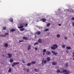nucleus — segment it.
<instances>
[{
	"label": "nucleus",
	"mask_w": 74,
	"mask_h": 74,
	"mask_svg": "<svg viewBox=\"0 0 74 74\" xmlns=\"http://www.w3.org/2000/svg\"><path fill=\"white\" fill-rule=\"evenodd\" d=\"M2 56H3V57H4V55H2Z\"/></svg>",
	"instance_id": "obj_53"
},
{
	"label": "nucleus",
	"mask_w": 74,
	"mask_h": 74,
	"mask_svg": "<svg viewBox=\"0 0 74 74\" xmlns=\"http://www.w3.org/2000/svg\"><path fill=\"white\" fill-rule=\"evenodd\" d=\"M20 26H21L18 27V28L19 29H20V30L21 32H22L24 30H25V28H23L24 26H25V24L24 23L21 24L20 25Z\"/></svg>",
	"instance_id": "obj_1"
},
{
	"label": "nucleus",
	"mask_w": 74,
	"mask_h": 74,
	"mask_svg": "<svg viewBox=\"0 0 74 74\" xmlns=\"http://www.w3.org/2000/svg\"><path fill=\"white\" fill-rule=\"evenodd\" d=\"M4 46L6 48L8 47V44L7 43H5L4 45Z\"/></svg>",
	"instance_id": "obj_24"
},
{
	"label": "nucleus",
	"mask_w": 74,
	"mask_h": 74,
	"mask_svg": "<svg viewBox=\"0 0 74 74\" xmlns=\"http://www.w3.org/2000/svg\"><path fill=\"white\" fill-rule=\"evenodd\" d=\"M36 62H34V61H32L31 62V64H36Z\"/></svg>",
	"instance_id": "obj_23"
},
{
	"label": "nucleus",
	"mask_w": 74,
	"mask_h": 74,
	"mask_svg": "<svg viewBox=\"0 0 74 74\" xmlns=\"http://www.w3.org/2000/svg\"><path fill=\"white\" fill-rule=\"evenodd\" d=\"M66 49H71V47H66Z\"/></svg>",
	"instance_id": "obj_25"
},
{
	"label": "nucleus",
	"mask_w": 74,
	"mask_h": 74,
	"mask_svg": "<svg viewBox=\"0 0 74 74\" xmlns=\"http://www.w3.org/2000/svg\"><path fill=\"white\" fill-rule=\"evenodd\" d=\"M50 25H51V24L50 23H49L47 24L46 26L47 27H48Z\"/></svg>",
	"instance_id": "obj_26"
},
{
	"label": "nucleus",
	"mask_w": 74,
	"mask_h": 74,
	"mask_svg": "<svg viewBox=\"0 0 74 74\" xmlns=\"http://www.w3.org/2000/svg\"><path fill=\"white\" fill-rule=\"evenodd\" d=\"M46 53L47 55H50L51 54V52L49 51H47L46 52Z\"/></svg>",
	"instance_id": "obj_12"
},
{
	"label": "nucleus",
	"mask_w": 74,
	"mask_h": 74,
	"mask_svg": "<svg viewBox=\"0 0 74 74\" xmlns=\"http://www.w3.org/2000/svg\"><path fill=\"white\" fill-rule=\"evenodd\" d=\"M36 34H37L38 35H40L41 34V32L40 31H38L37 32H36Z\"/></svg>",
	"instance_id": "obj_14"
},
{
	"label": "nucleus",
	"mask_w": 74,
	"mask_h": 74,
	"mask_svg": "<svg viewBox=\"0 0 74 74\" xmlns=\"http://www.w3.org/2000/svg\"><path fill=\"white\" fill-rule=\"evenodd\" d=\"M1 37H5V35H0Z\"/></svg>",
	"instance_id": "obj_32"
},
{
	"label": "nucleus",
	"mask_w": 74,
	"mask_h": 74,
	"mask_svg": "<svg viewBox=\"0 0 74 74\" xmlns=\"http://www.w3.org/2000/svg\"><path fill=\"white\" fill-rule=\"evenodd\" d=\"M53 47H55L56 48H57L58 47V45L56 44H54L53 45Z\"/></svg>",
	"instance_id": "obj_9"
},
{
	"label": "nucleus",
	"mask_w": 74,
	"mask_h": 74,
	"mask_svg": "<svg viewBox=\"0 0 74 74\" xmlns=\"http://www.w3.org/2000/svg\"><path fill=\"white\" fill-rule=\"evenodd\" d=\"M6 29V27H5L3 28V30H5Z\"/></svg>",
	"instance_id": "obj_39"
},
{
	"label": "nucleus",
	"mask_w": 74,
	"mask_h": 74,
	"mask_svg": "<svg viewBox=\"0 0 74 74\" xmlns=\"http://www.w3.org/2000/svg\"><path fill=\"white\" fill-rule=\"evenodd\" d=\"M42 66H44V61H42Z\"/></svg>",
	"instance_id": "obj_38"
},
{
	"label": "nucleus",
	"mask_w": 74,
	"mask_h": 74,
	"mask_svg": "<svg viewBox=\"0 0 74 74\" xmlns=\"http://www.w3.org/2000/svg\"><path fill=\"white\" fill-rule=\"evenodd\" d=\"M49 30V29H46L44 30L45 32H47V31H48Z\"/></svg>",
	"instance_id": "obj_30"
},
{
	"label": "nucleus",
	"mask_w": 74,
	"mask_h": 74,
	"mask_svg": "<svg viewBox=\"0 0 74 74\" xmlns=\"http://www.w3.org/2000/svg\"><path fill=\"white\" fill-rule=\"evenodd\" d=\"M9 21L10 22H13V18H10Z\"/></svg>",
	"instance_id": "obj_18"
},
{
	"label": "nucleus",
	"mask_w": 74,
	"mask_h": 74,
	"mask_svg": "<svg viewBox=\"0 0 74 74\" xmlns=\"http://www.w3.org/2000/svg\"><path fill=\"white\" fill-rule=\"evenodd\" d=\"M58 25L59 26H61V24H60Z\"/></svg>",
	"instance_id": "obj_47"
},
{
	"label": "nucleus",
	"mask_w": 74,
	"mask_h": 74,
	"mask_svg": "<svg viewBox=\"0 0 74 74\" xmlns=\"http://www.w3.org/2000/svg\"><path fill=\"white\" fill-rule=\"evenodd\" d=\"M35 50H37V47H36L35 48Z\"/></svg>",
	"instance_id": "obj_48"
},
{
	"label": "nucleus",
	"mask_w": 74,
	"mask_h": 74,
	"mask_svg": "<svg viewBox=\"0 0 74 74\" xmlns=\"http://www.w3.org/2000/svg\"><path fill=\"white\" fill-rule=\"evenodd\" d=\"M51 49L53 50H55L56 49V48L52 46L51 47Z\"/></svg>",
	"instance_id": "obj_11"
},
{
	"label": "nucleus",
	"mask_w": 74,
	"mask_h": 74,
	"mask_svg": "<svg viewBox=\"0 0 74 74\" xmlns=\"http://www.w3.org/2000/svg\"><path fill=\"white\" fill-rule=\"evenodd\" d=\"M57 37L58 38H59V37H60V35L58 34L57 35Z\"/></svg>",
	"instance_id": "obj_28"
},
{
	"label": "nucleus",
	"mask_w": 74,
	"mask_h": 74,
	"mask_svg": "<svg viewBox=\"0 0 74 74\" xmlns=\"http://www.w3.org/2000/svg\"><path fill=\"white\" fill-rule=\"evenodd\" d=\"M46 20H47L46 18H42L40 19V21H42L43 22H45L46 21Z\"/></svg>",
	"instance_id": "obj_4"
},
{
	"label": "nucleus",
	"mask_w": 74,
	"mask_h": 74,
	"mask_svg": "<svg viewBox=\"0 0 74 74\" xmlns=\"http://www.w3.org/2000/svg\"><path fill=\"white\" fill-rule=\"evenodd\" d=\"M11 71V69L10 68L8 70L9 73H10Z\"/></svg>",
	"instance_id": "obj_29"
},
{
	"label": "nucleus",
	"mask_w": 74,
	"mask_h": 74,
	"mask_svg": "<svg viewBox=\"0 0 74 74\" xmlns=\"http://www.w3.org/2000/svg\"><path fill=\"white\" fill-rule=\"evenodd\" d=\"M31 46H30V45H29L27 48L28 50H30V49H31Z\"/></svg>",
	"instance_id": "obj_19"
},
{
	"label": "nucleus",
	"mask_w": 74,
	"mask_h": 74,
	"mask_svg": "<svg viewBox=\"0 0 74 74\" xmlns=\"http://www.w3.org/2000/svg\"><path fill=\"white\" fill-rule=\"evenodd\" d=\"M23 40H19V42H23Z\"/></svg>",
	"instance_id": "obj_41"
},
{
	"label": "nucleus",
	"mask_w": 74,
	"mask_h": 74,
	"mask_svg": "<svg viewBox=\"0 0 74 74\" xmlns=\"http://www.w3.org/2000/svg\"><path fill=\"white\" fill-rule=\"evenodd\" d=\"M62 48H64L65 47H66V46L64 45H63L62 46Z\"/></svg>",
	"instance_id": "obj_31"
},
{
	"label": "nucleus",
	"mask_w": 74,
	"mask_h": 74,
	"mask_svg": "<svg viewBox=\"0 0 74 74\" xmlns=\"http://www.w3.org/2000/svg\"><path fill=\"white\" fill-rule=\"evenodd\" d=\"M64 39H65V40H67V37H66V36H65L64 38Z\"/></svg>",
	"instance_id": "obj_36"
},
{
	"label": "nucleus",
	"mask_w": 74,
	"mask_h": 74,
	"mask_svg": "<svg viewBox=\"0 0 74 74\" xmlns=\"http://www.w3.org/2000/svg\"><path fill=\"white\" fill-rule=\"evenodd\" d=\"M67 69H64L61 72H62V73H66V72H67Z\"/></svg>",
	"instance_id": "obj_10"
},
{
	"label": "nucleus",
	"mask_w": 74,
	"mask_h": 74,
	"mask_svg": "<svg viewBox=\"0 0 74 74\" xmlns=\"http://www.w3.org/2000/svg\"><path fill=\"white\" fill-rule=\"evenodd\" d=\"M38 42H35L34 45L35 46L36 45H38Z\"/></svg>",
	"instance_id": "obj_27"
},
{
	"label": "nucleus",
	"mask_w": 74,
	"mask_h": 74,
	"mask_svg": "<svg viewBox=\"0 0 74 74\" xmlns=\"http://www.w3.org/2000/svg\"><path fill=\"white\" fill-rule=\"evenodd\" d=\"M70 72L69 71H67V72H65L64 74H69Z\"/></svg>",
	"instance_id": "obj_20"
},
{
	"label": "nucleus",
	"mask_w": 74,
	"mask_h": 74,
	"mask_svg": "<svg viewBox=\"0 0 74 74\" xmlns=\"http://www.w3.org/2000/svg\"><path fill=\"white\" fill-rule=\"evenodd\" d=\"M57 64V63L55 62H52V65L54 66V65H56Z\"/></svg>",
	"instance_id": "obj_8"
},
{
	"label": "nucleus",
	"mask_w": 74,
	"mask_h": 74,
	"mask_svg": "<svg viewBox=\"0 0 74 74\" xmlns=\"http://www.w3.org/2000/svg\"><path fill=\"white\" fill-rule=\"evenodd\" d=\"M10 63H12V62H13V61H14V60H13V59H10Z\"/></svg>",
	"instance_id": "obj_22"
},
{
	"label": "nucleus",
	"mask_w": 74,
	"mask_h": 74,
	"mask_svg": "<svg viewBox=\"0 0 74 74\" xmlns=\"http://www.w3.org/2000/svg\"><path fill=\"white\" fill-rule=\"evenodd\" d=\"M7 55H8L9 58H11V57L12 56V55L10 53L7 54Z\"/></svg>",
	"instance_id": "obj_3"
},
{
	"label": "nucleus",
	"mask_w": 74,
	"mask_h": 74,
	"mask_svg": "<svg viewBox=\"0 0 74 74\" xmlns=\"http://www.w3.org/2000/svg\"><path fill=\"white\" fill-rule=\"evenodd\" d=\"M72 25H73V26H74V23H73Z\"/></svg>",
	"instance_id": "obj_49"
},
{
	"label": "nucleus",
	"mask_w": 74,
	"mask_h": 74,
	"mask_svg": "<svg viewBox=\"0 0 74 74\" xmlns=\"http://www.w3.org/2000/svg\"><path fill=\"white\" fill-rule=\"evenodd\" d=\"M34 70V71H36V72H37V71H38V69H35Z\"/></svg>",
	"instance_id": "obj_34"
},
{
	"label": "nucleus",
	"mask_w": 74,
	"mask_h": 74,
	"mask_svg": "<svg viewBox=\"0 0 74 74\" xmlns=\"http://www.w3.org/2000/svg\"><path fill=\"white\" fill-rule=\"evenodd\" d=\"M15 29H12L10 30V32H15Z\"/></svg>",
	"instance_id": "obj_16"
},
{
	"label": "nucleus",
	"mask_w": 74,
	"mask_h": 74,
	"mask_svg": "<svg viewBox=\"0 0 74 74\" xmlns=\"http://www.w3.org/2000/svg\"><path fill=\"white\" fill-rule=\"evenodd\" d=\"M51 52L52 53L55 55H58V53H55L54 51H52Z\"/></svg>",
	"instance_id": "obj_7"
},
{
	"label": "nucleus",
	"mask_w": 74,
	"mask_h": 74,
	"mask_svg": "<svg viewBox=\"0 0 74 74\" xmlns=\"http://www.w3.org/2000/svg\"><path fill=\"white\" fill-rule=\"evenodd\" d=\"M23 40H28V38L25 36H24L23 37Z\"/></svg>",
	"instance_id": "obj_6"
},
{
	"label": "nucleus",
	"mask_w": 74,
	"mask_h": 74,
	"mask_svg": "<svg viewBox=\"0 0 74 74\" xmlns=\"http://www.w3.org/2000/svg\"><path fill=\"white\" fill-rule=\"evenodd\" d=\"M26 71H27V72H28V71H29V69H27Z\"/></svg>",
	"instance_id": "obj_46"
},
{
	"label": "nucleus",
	"mask_w": 74,
	"mask_h": 74,
	"mask_svg": "<svg viewBox=\"0 0 74 74\" xmlns=\"http://www.w3.org/2000/svg\"><path fill=\"white\" fill-rule=\"evenodd\" d=\"M57 73H62V72L60 71V70L59 69L57 70Z\"/></svg>",
	"instance_id": "obj_13"
},
{
	"label": "nucleus",
	"mask_w": 74,
	"mask_h": 74,
	"mask_svg": "<svg viewBox=\"0 0 74 74\" xmlns=\"http://www.w3.org/2000/svg\"><path fill=\"white\" fill-rule=\"evenodd\" d=\"M38 42H39V43H40V44H41L42 43V39H39L38 40Z\"/></svg>",
	"instance_id": "obj_5"
},
{
	"label": "nucleus",
	"mask_w": 74,
	"mask_h": 74,
	"mask_svg": "<svg viewBox=\"0 0 74 74\" xmlns=\"http://www.w3.org/2000/svg\"><path fill=\"white\" fill-rule=\"evenodd\" d=\"M19 63V62H14L13 64H12V67H15V65H16V64H18Z\"/></svg>",
	"instance_id": "obj_2"
},
{
	"label": "nucleus",
	"mask_w": 74,
	"mask_h": 74,
	"mask_svg": "<svg viewBox=\"0 0 74 74\" xmlns=\"http://www.w3.org/2000/svg\"><path fill=\"white\" fill-rule=\"evenodd\" d=\"M43 52H46V49H44L43 50Z\"/></svg>",
	"instance_id": "obj_40"
},
{
	"label": "nucleus",
	"mask_w": 74,
	"mask_h": 74,
	"mask_svg": "<svg viewBox=\"0 0 74 74\" xmlns=\"http://www.w3.org/2000/svg\"><path fill=\"white\" fill-rule=\"evenodd\" d=\"M56 69H59V66H56Z\"/></svg>",
	"instance_id": "obj_43"
},
{
	"label": "nucleus",
	"mask_w": 74,
	"mask_h": 74,
	"mask_svg": "<svg viewBox=\"0 0 74 74\" xmlns=\"http://www.w3.org/2000/svg\"><path fill=\"white\" fill-rule=\"evenodd\" d=\"M27 25H28V24H27V23H26L25 25V27H26V26H27Z\"/></svg>",
	"instance_id": "obj_45"
},
{
	"label": "nucleus",
	"mask_w": 74,
	"mask_h": 74,
	"mask_svg": "<svg viewBox=\"0 0 74 74\" xmlns=\"http://www.w3.org/2000/svg\"><path fill=\"white\" fill-rule=\"evenodd\" d=\"M64 65L65 67H68V63L67 62L64 64Z\"/></svg>",
	"instance_id": "obj_17"
},
{
	"label": "nucleus",
	"mask_w": 74,
	"mask_h": 74,
	"mask_svg": "<svg viewBox=\"0 0 74 74\" xmlns=\"http://www.w3.org/2000/svg\"><path fill=\"white\" fill-rule=\"evenodd\" d=\"M66 52L67 53H69V51H68V50H66Z\"/></svg>",
	"instance_id": "obj_42"
},
{
	"label": "nucleus",
	"mask_w": 74,
	"mask_h": 74,
	"mask_svg": "<svg viewBox=\"0 0 74 74\" xmlns=\"http://www.w3.org/2000/svg\"><path fill=\"white\" fill-rule=\"evenodd\" d=\"M23 70H24V71H25V70H26V69H25V68Z\"/></svg>",
	"instance_id": "obj_52"
},
{
	"label": "nucleus",
	"mask_w": 74,
	"mask_h": 74,
	"mask_svg": "<svg viewBox=\"0 0 74 74\" xmlns=\"http://www.w3.org/2000/svg\"><path fill=\"white\" fill-rule=\"evenodd\" d=\"M22 62H23V63H24V64L26 63V62H25V61L23 60L22 61Z\"/></svg>",
	"instance_id": "obj_37"
},
{
	"label": "nucleus",
	"mask_w": 74,
	"mask_h": 74,
	"mask_svg": "<svg viewBox=\"0 0 74 74\" xmlns=\"http://www.w3.org/2000/svg\"><path fill=\"white\" fill-rule=\"evenodd\" d=\"M44 64H45L47 63V61L46 60H44Z\"/></svg>",
	"instance_id": "obj_35"
},
{
	"label": "nucleus",
	"mask_w": 74,
	"mask_h": 74,
	"mask_svg": "<svg viewBox=\"0 0 74 74\" xmlns=\"http://www.w3.org/2000/svg\"><path fill=\"white\" fill-rule=\"evenodd\" d=\"M5 35H8L9 34L8 33H6L4 34Z\"/></svg>",
	"instance_id": "obj_33"
},
{
	"label": "nucleus",
	"mask_w": 74,
	"mask_h": 74,
	"mask_svg": "<svg viewBox=\"0 0 74 74\" xmlns=\"http://www.w3.org/2000/svg\"><path fill=\"white\" fill-rule=\"evenodd\" d=\"M44 58H43V60L42 61L44 62Z\"/></svg>",
	"instance_id": "obj_51"
},
{
	"label": "nucleus",
	"mask_w": 74,
	"mask_h": 74,
	"mask_svg": "<svg viewBox=\"0 0 74 74\" xmlns=\"http://www.w3.org/2000/svg\"><path fill=\"white\" fill-rule=\"evenodd\" d=\"M43 55H45V52L43 53Z\"/></svg>",
	"instance_id": "obj_50"
},
{
	"label": "nucleus",
	"mask_w": 74,
	"mask_h": 74,
	"mask_svg": "<svg viewBox=\"0 0 74 74\" xmlns=\"http://www.w3.org/2000/svg\"><path fill=\"white\" fill-rule=\"evenodd\" d=\"M50 60H51V59H50V58H49V57H48L47 58V62H49V61H50Z\"/></svg>",
	"instance_id": "obj_15"
},
{
	"label": "nucleus",
	"mask_w": 74,
	"mask_h": 74,
	"mask_svg": "<svg viewBox=\"0 0 74 74\" xmlns=\"http://www.w3.org/2000/svg\"><path fill=\"white\" fill-rule=\"evenodd\" d=\"M32 65V63H28L27 64V66H30Z\"/></svg>",
	"instance_id": "obj_21"
},
{
	"label": "nucleus",
	"mask_w": 74,
	"mask_h": 74,
	"mask_svg": "<svg viewBox=\"0 0 74 74\" xmlns=\"http://www.w3.org/2000/svg\"><path fill=\"white\" fill-rule=\"evenodd\" d=\"M71 20H74V17H73L71 18Z\"/></svg>",
	"instance_id": "obj_44"
}]
</instances>
